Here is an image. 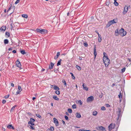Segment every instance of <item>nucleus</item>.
<instances>
[{
	"mask_svg": "<svg viewBox=\"0 0 131 131\" xmlns=\"http://www.w3.org/2000/svg\"><path fill=\"white\" fill-rule=\"evenodd\" d=\"M76 117L78 118H80L81 117V115H76Z\"/></svg>",
	"mask_w": 131,
	"mask_h": 131,
	"instance_id": "50",
	"label": "nucleus"
},
{
	"mask_svg": "<svg viewBox=\"0 0 131 131\" xmlns=\"http://www.w3.org/2000/svg\"><path fill=\"white\" fill-rule=\"evenodd\" d=\"M103 54H104V56L103 57H107L106 56V53L105 52H104Z\"/></svg>",
	"mask_w": 131,
	"mask_h": 131,
	"instance_id": "52",
	"label": "nucleus"
},
{
	"mask_svg": "<svg viewBox=\"0 0 131 131\" xmlns=\"http://www.w3.org/2000/svg\"><path fill=\"white\" fill-rule=\"evenodd\" d=\"M119 31L118 32V29H116L115 31V35L116 36H117L119 35Z\"/></svg>",
	"mask_w": 131,
	"mask_h": 131,
	"instance_id": "15",
	"label": "nucleus"
},
{
	"mask_svg": "<svg viewBox=\"0 0 131 131\" xmlns=\"http://www.w3.org/2000/svg\"><path fill=\"white\" fill-rule=\"evenodd\" d=\"M16 66L17 67L19 68L20 69H22L21 63L18 60H17L16 62Z\"/></svg>",
	"mask_w": 131,
	"mask_h": 131,
	"instance_id": "8",
	"label": "nucleus"
},
{
	"mask_svg": "<svg viewBox=\"0 0 131 131\" xmlns=\"http://www.w3.org/2000/svg\"><path fill=\"white\" fill-rule=\"evenodd\" d=\"M106 106L108 107L110 106V105L108 104H106L105 105Z\"/></svg>",
	"mask_w": 131,
	"mask_h": 131,
	"instance_id": "51",
	"label": "nucleus"
},
{
	"mask_svg": "<svg viewBox=\"0 0 131 131\" xmlns=\"http://www.w3.org/2000/svg\"><path fill=\"white\" fill-rule=\"evenodd\" d=\"M119 34L122 37L125 36L127 32L123 28H121L119 31Z\"/></svg>",
	"mask_w": 131,
	"mask_h": 131,
	"instance_id": "3",
	"label": "nucleus"
},
{
	"mask_svg": "<svg viewBox=\"0 0 131 131\" xmlns=\"http://www.w3.org/2000/svg\"><path fill=\"white\" fill-rule=\"evenodd\" d=\"M13 53H16V50H13Z\"/></svg>",
	"mask_w": 131,
	"mask_h": 131,
	"instance_id": "57",
	"label": "nucleus"
},
{
	"mask_svg": "<svg viewBox=\"0 0 131 131\" xmlns=\"http://www.w3.org/2000/svg\"><path fill=\"white\" fill-rule=\"evenodd\" d=\"M118 97H119V98L120 99H121L122 98V95H121V94L120 93V94H119L118 95Z\"/></svg>",
	"mask_w": 131,
	"mask_h": 131,
	"instance_id": "45",
	"label": "nucleus"
},
{
	"mask_svg": "<svg viewBox=\"0 0 131 131\" xmlns=\"http://www.w3.org/2000/svg\"><path fill=\"white\" fill-rule=\"evenodd\" d=\"M115 124H111L108 126L109 131H111L113 129L115 128Z\"/></svg>",
	"mask_w": 131,
	"mask_h": 131,
	"instance_id": "5",
	"label": "nucleus"
},
{
	"mask_svg": "<svg viewBox=\"0 0 131 131\" xmlns=\"http://www.w3.org/2000/svg\"><path fill=\"white\" fill-rule=\"evenodd\" d=\"M8 42V41L7 39H5L4 40V43L5 44H7Z\"/></svg>",
	"mask_w": 131,
	"mask_h": 131,
	"instance_id": "28",
	"label": "nucleus"
},
{
	"mask_svg": "<svg viewBox=\"0 0 131 131\" xmlns=\"http://www.w3.org/2000/svg\"><path fill=\"white\" fill-rule=\"evenodd\" d=\"M60 55V53L59 52H58L57 53V56L58 57Z\"/></svg>",
	"mask_w": 131,
	"mask_h": 131,
	"instance_id": "46",
	"label": "nucleus"
},
{
	"mask_svg": "<svg viewBox=\"0 0 131 131\" xmlns=\"http://www.w3.org/2000/svg\"><path fill=\"white\" fill-rule=\"evenodd\" d=\"M125 68H123L121 70V71H122L121 72L122 73H123L125 71Z\"/></svg>",
	"mask_w": 131,
	"mask_h": 131,
	"instance_id": "38",
	"label": "nucleus"
},
{
	"mask_svg": "<svg viewBox=\"0 0 131 131\" xmlns=\"http://www.w3.org/2000/svg\"><path fill=\"white\" fill-rule=\"evenodd\" d=\"M96 129L99 130L103 131L105 130V128L102 126H98L96 128Z\"/></svg>",
	"mask_w": 131,
	"mask_h": 131,
	"instance_id": "7",
	"label": "nucleus"
},
{
	"mask_svg": "<svg viewBox=\"0 0 131 131\" xmlns=\"http://www.w3.org/2000/svg\"><path fill=\"white\" fill-rule=\"evenodd\" d=\"M4 12L5 13H6V9H5L4 10Z\"/></svg>",
	"mask_w": 131,
	"mask_h": 131,
	"instance_id": "64",
	"label": "nucleus"
},
{
	"mask_svg": "<svg viewBox=\"0 0 131 131\" xmlns=\"http://www.w3.org/2000/svg\"><path fill=\"white\" fill-rule=\"evenodd\" d=\"M79 131H91L89 130H86L83 129H80L79 130Z\"/></svg>",
	"mask_w": 131,
	"mask_h": 131,
	"instance_id": "34",
	"label": "nucleus"
},
{
	"mask_svg": "<svg viewBox=\"0 0 131 131\" xmlns=\"http://www.w3.org/2000/svg\"><path fill=\"white\" fill-rule=\"evenodd\" d=\"M83 89L86 91L88 90V88L86 86V85L84 83H83L82 85Z\"/></svg>",
	"mask_w": 131,
	"mask_h": 131,
	"instance_id": "13",
	"label": "nucleus"
},
{
	"mask_svg": "<svg viewBox=\"0 0 131 131\" xmlns=\"http://www.w3.org/2000/svg\"><path fill=\"white\" fill-rule=\"evenodd\" d=\"M61 60L60 59L59 61H58V63L57 64V66H58L60 65L61 62Z\"/></svg>",
	"mask_w": 131,
	"mask_h": 131,
	"instance_id": "24",
	"label": "nucleus"
},
{
	"mask_svg": "<svg viewBox=\"0 0 131 131\" xmlns=\"http://www.w3.org/2000/svg\"><path fill=\"white\" fill-rule=\"evenodd\" d=\"M18 90L16 93V95H17L20 93V92L22 91V89L21 87L19 85L18 86Z\"/></svg>",
	"mask_w": 131,
	"mask_h": 131,
	"instance_id": "10",
	"label": "nucleus"
},
{
	"mask_svg": "<svg viewBox=\"0 0 131 131\" xmlns=\"http://www.w3.org/2000/svg\"><path fill=\"white\" fill-rule=\"evenodd\" d=\"M97 113V112L96 111H95L93 112V115H96Z\"/></svg>",
	"mask_w": 131,
	"mask_h": 131,
	"instance_id": "41",
	"label": "nucleus"
},
{
	"mask_svg": "<svg viewBox=\"0 0 131 131\" xmlns=\"http://www.w3.org/2000/svg\"><path fill=\"white\" fill-rule=\"evenodd\" d=\"M101 110L102 111H105L106 108L104 106H102L101 108Z\"/></svg>",
	"mask_w": 131,
	"mask_h": 131,
	"instance_id": "35",
	"label": "nucleus"
},
{
	"mask_svg": "<svg viewBox=\"0 0 131 131\" xmlns=\"http://www.w3.org/2000/svg\"><path fill=\"white\" fill-rule=\"evenodd\" d=\"M29 126L30 127V128L32 130L35 129V128L34 127V125H29Z\"/></svg>",
	"mask_w": 131,
	"mask_h": 131,
	"instance_id": "21",
	"label": "nucleus"
},
{
	"mask_svg": "<svg viewBox=\"0 0 131 131\" xmlns=\"http://www.w3.org/2000/svg\"><path fill=\"white\" fill-rule=\"evenodd\" d=\"M54 123L55 124L56 126H57L59 125V123L58 120L55 118H53Z\"/></svg>",
	"mask_w": 131,
	"mask_h": 131,
	"instance_id": "11",
	"label": "nucleus"
},
{
	"mask_svg": "<svg viewBox=\"0 0 131 131\" xmlns=\"http://www.w3.org/2000/svg\"><path fill=\"white\" fill-rule=\"evenodd\" d=\"M9 50H12V48H10L9 49Z\"/></svg>",
	"mask_w": 131,
	"mask_h": 131,
	"instance_id": "61",
	"label": "nucleus"
},
{
	"mask_svg": "<svg viewBox=\"0 0 131 131\" xmlns=\"http://www.w3.org/2000/svg\"><path fill=\"white\" fill-rule=\"evenodd\" d=\"M65 118L66 120H68V117L66 115L65 116Z\"/></svg>",
	"mask_w": 131,
	"mask_h": 131,
	"instance_id": "49",
	"label": "nucleus"
},
{
	"mask_svg": "<svg viewBox=\"0 0 131 131\" xmlns=\"http://www.w3.org/2000/svg\"><path fill=\"white\" fill-rule=\"evenodd\" d=\"M55 93L56 94L58 95H59L60 94V91L58 90L56 91L55 92Z\"/></svg>",
	"mask_w": 131,
	"mask_h": 131,
	"instance_id": "30",
	"label": "nucleus"
},
{
	"mask_svg": "<svg viewBox=\"0 0 131 131\" xmlns=\"http://www.w3.org/2000/svg\"><path fill=\"white\" fill-rule=\"evenodd\" d=\"M11 86H12V87H14V84L13 83H12L11 84Z\"/></svg>",
	"mask_w": 131,
	"mask_h": 131,
	"instance_id": "55",
	"label": "nucleus"
},
{
	"mask_svg": "<svg viewBox=\"0 0 131 131\" xmlns=\"http://www.w3.org/2000/svg\"><path fill=\"white\" fill-rule=\"evenodd\" d=\"M11 7H10L7 10V12H8L9 10L11 9Z\"/></svg>",
	"mask_w": 131,
	"mask_h": 131,
	"instance_id": "56",
	"label": "nucleus"
},
{
	"mask_svg": "<svg viewBox=\"0 0 131 131\" xmlns=\"http://www.w3.org/2000/svg\"><path fill=\"white\" fill-rule=\"evenodd\" d=\"M54 65V64H53L52 63V62H51L50 63V64L49 66V68L50 69H52L53 67V66Z\"/></svg>",
	"mask_w": 131,
	"mask_h": 131,
	"instance_id": "17",
	"label": "nucleus"
},
{
	"mask_svg": "<svg viewBox=\"0 0 131 131\" xmlns=\"http://www.w3.org/2000/svg\"><path fill=\"white\" fill-rule=\"evenodd\" d=\"M5 35H7L8 36V37H9V36L10 34L9 32H6L5 33Z\"/></svg>",
	"mask_w": 131,
	"mask_h": 131,
	"instance_id": "40",
	"label": "nucleus"
},
{
	"mask_svg": "<svg viewBox=\"0 0 131 131\" xmlns=\"http://www.w3.org/2000/svg\"><path fill=\"white\" fill-rule=\"evenodd\" d=\"M117 22V19H114L108 22L106 25V27H108L110 26L113 24H115Z\"/></svg>",
	"mask_w": 131,
	"mask_h": 131,
	"instance_id": "2",
	"label": "nucleus"
},
{
	"mask_svg": "<svg viewBox=\"0 0 131 131\" xmlns=\"http://www.w3.org/2000/svg\"><path fill=\"white\" fill-rule=\"evenodd\" d=\"M6 102V101L5 100H3L2 103L3 104L5 103Z\"/></svg>",
	"mask_w": 131,
	"mask_h": 131,
	"instance_id": "48",
	"label": "nucleus"
},
{
	"mask_svg": "<svg viewBox=\"0 0 131 131\" xmlns=\"http://www.w3.org/2000/svg\"><path fill=\"white\" fill-rule=\"evenodd\" d=\"M53 98L55 100L58 101L59 100V99L57 96H53Z\"/></svg>",
	"mask_w": 131,
	"mask_h": 131,
	"instance_id": "20",
	"label": "nucleus"
},
{
	"mask_svg": "<svg viewBox=\"0 0 131 131\" xmlns=\"http://www.w3.org/2000/svg\"><path fill=\"white\" fill-rule=\"evenodd\" d=\"M28 124L29 125H35L34 124L33 122H30V121H29L28 123Z\"/></svg>",
	"mask_w": 131,
	"mask_h": 131,
	"instance_id": "25",
	"label": "nucleus"
},
{
	"mask_svg": "<svg viewBox=\"0 0 131 131\" xmlns=\"http://www.w3.org/2000/svg\"><path fill=\"white\" fill-rule=\"evenodd\" d=\"M76 115H80V113H77L76 114Z\"/></svg>",
	"mask_w": 131,
	"mask_h": 131,
	"instance_id": "58",
	"label": "nucleus"
},
{
	"mask_svg": "<svg viewBox=\"0 0 131 131\" xmlns=\"http://www.w3.org/2000/svg\"><path fill=\"white\" fill-rule=\"evenodd\" d=\"M84 45L85 47H87L88 45L86 43H84Z\"/></svg>",
	"mask_w": 131,
	"mask_h": 131,
	"instance_id": "47",
	"label": "nucleus"
},
{
	"mask_svg": "<svg viewBox=\"0 0 131 131\" xmlns=\"http://www.w3.org/2000/svg\"><path fill=\"white\" fill-rule=\"evenodd\" d=\"M114 5L115 6H117L118 5V3L115 0H114Z\"/></svg>",
	"mask_w": 131,
	"mask_h": 131,
	"instance_id": "22",
	"label": "nucleus"
},
{
	"mask_svg": "<svg viewBox=\"0 0 131 131\" xmlns=\"http://www.w3.org/2000/svg\"><path fill=\"white\" fill-rule=\"evenodd\" d=\"M36 31L37 32L42 34H45L47 32V30L41 29H37Z\"/></svg>",
	"mask_w": 131,
	"mask_h": 131,
	"instance_id": "4",
	"label": "nucleus"
},
{
	"mask_svg": "<svg viewBox=\"0 0 131 131\" xmlns=\"http://www.w3.org/2000/svg\"><path fill=\"white\" fill-rule=\"evenodd\" d=\"M20 0H17L16 2H15V3L16 4H17L18 3H19V2Z\"/></svg>",
	"mask_w": 131,
	"mask_h": 131,
	"instance_id": "44",
	"label": "nucleus"
},
{
	"mask_svg": "<svg viewBox=\"0 0 131 131\" xmlns=\"http://www.w3.org/2000/svg\"><path fill=\"white\" fill-rule=\"evenodd\" d=\"M20 53L23 54H25V52L24 50H21L20 51Z\"/></svg>",
	"mask_w": 131,
	"mask_h": 131,
	"instance_id": "37",
	"label": "nucleus"
},
{
	"mask_svg": "<svg viewBox=\"0 0 131 131\" xmlns=\"http://www.w3.org/2000/svg\"><path fill=\"white\" fill-rule=\"evenodd\" d=\"M76 67L79 70H80L81 69V68L78 66L77 65L76 66Z\"/></svg>",
	"mask_w": 131,
	"mask_h": 131,
	"instance_id": "27",
	"label": "nucleus"
},
{
	"mask_svg": "<svg viewBox=\"0 0 131 131\" xmlns=\"http://www.w3.org/2000/svg\"><path fill=\"white\" fill-rule=\"evenodd\" d=\"M70 74H71L72 79H75V77L73 76V73H70Z\"/></svg>",
	"mask_w": 131,
	"mask_h": 131,
	"instance_id": "32",
	"label": "nucleus"
},
{
	"mask_svg": "<svg viewBox=\"0 0 131 131\" xmlns=\"http://www.w3.org/2000/svg\"><path fill=\"white\" fill-rule=\"evenodd\" d=\"M36 99V97H33V98H32V100H35V99Z\"/></svg>",
	"mask_w": 131,
	"mask_h": 131,
	"instance_id": "60",
	"label": "nucleus"
},
{
	"mask_svg": "<svg viewBox=\"0 0 131 131\" xmlns=\"http://www.w3.org/2000/svg\"><path fill=\"white\" fill-rule=\"evenodd\" d=\"M58 57L57 56H55L54 57V59H57L58 58Z\"/></svg>",
	"mask_w": 131,
	"mask_h": 131,
	"instance_id": "53",
	"label": "nucleus"
},
{
	"mask_svg": "<svg viewBox=\"0 0 131 131\" xmlns=\"http://www.w3.org/2000/svg\"><path fill=\"white\" fill-rule=\"evenodd\" d=\"M128 10V7L127 6H125L124 8L123 13L124 14H125Z\"/></svg>",
	"mask_w": 131,
	"mask_h": 131,
	"instance_id": "9",
	"label": "nucleus"
},
{
	"mask_svg": "<svg viewBox=\"0 0 131 131\" xmlns=\"http://www.w3.org/2000/svg\"><path fill=\"white\" fill-rule=\"evenodd\" d=\"M94 100V98L93 96H91L88 97L87 99V102H92Z\"/></svg>",
	"mask_w": 131,
	"mask_h": 131,
	"instance_id": "6",
	"label": "nucleus"
},
{
	"mask_svg": "<svg viewBox=\"0 0 131 131\" xmlns=\"http://www.w3.org/2000/svg\"><path fill=\"white\" fill-rule=\"evenodd\" d=\"M103 60L106 67H107L110 63V60L107 57H103Z\"/></svg>",
	"mask_w": 131,
	"mask_h": 131,
	"instance_id": "1",
	"label": "nucleus"
},
{
	"mask_svg": "<svg viewBox=\"0 0 131 131\" xmlns=\"http://www.w3.org/2000/svg\"><path fill=\"white\" fill-rule=\"evenodd\" d=\"M22 16L24 18H28V16L26 14H23L22 15Z\"/></svg>",
	"mask_w": 131,
	"mask_h": 131,
	"instance_id": "19",
	"label": "nucleus"
},
{
	"mask_svg": "<svg viewBox=\"0 0 131 131\" xmlns=\"http://www.w3.org/2000/svg\"><path fill=\"white\" fill-rule=\"evenodd\" d=\"M7 128L9 129H11L12 128L13 129H14V127L12 126V125H10L7 126Z\"/></svg>",
	"mask_w": 131,
	"mask_h": 131,
	"instance_id": "23",
	"label": "nucleus"
},
{
	"mask_svg": "<svg viewBox=\"0 0 131 131\" xmlns=\"http://www.w3.org/2000/svg\"><path fill=\"white\" fill-rule=\"evenodd\" d=\"M97 34L99 36V38L98 41L99 42H101L102 40V37L100 35L98 32H97Z\"/></svg>",
	"mask_w": 131,
	"mask_h": 131,
	"instance_id": "14",
	"label": "nucleus"
},
{
	"mask_svg": "<svg viewBox=\"0 0 131 131\" xmlns=\"http://www.w3.org/2000/svg\"><path fill=\"white\" fill-rule=\"evenodd\" d=\"M50 130L51 131H53L54 130V129L53 127L51 126L50 127Z\"/></svg>",
	"mask_w": 131,
	"mask_h": 131,
	"instance_id": "33",
	"label": "nucleus"
},
{
	"mask_svg": "<svg viewBox=\"0 0 131 131\" xmlns=\"http://www.w3.org/2000/svg\"><path fill=\"white\" fill-rule=\"evenodd\" d=\"M78 104H79L80 105H82V103L81 100L78 101Z\"/></svg>",
	"mask_w": 131,
	"mask_h": 131,
	"instance_id": "29",
	"label": "nucleus"
},
{
	"mask_svg": "<svg viewBox=\"0 0 131 131\" xmlns=\"http://www.w3.org/2000/svg\"><path fill=\"white\" fill-rule=\"evenodd\" d=\"M68 112L71 113L72 112V110L71 109H69L68 110Z\"/></svg>",
	"mask_w": 131,
	"mask_h": 131,
	"instance_id": "42",
	"label": "nucleus"
},
{
	"mask_svg": "<svg viewBox=\"0 0 131 131\" xmlns=\"http://www.w3.org/2000/svg\"><path fill=\"white\" fill-rule=\"evenodd\" d=\"M6 27L5 26H3L0 28V31L4 32L6 30Z\"/></svg>",
	"mask_w": 131,
	"mask_h": 131,
	"instance_id": "12",
	"label": "nucleus"
},
{
	"mask_svg": "<svg viewBox=\"0 0 131 131\" xmlns=\"http://www.w3.org/2000/svg\"><path fill=\"white\" fill-rule=\"evenodd\" d=\"M62 82L64 84V85H67V83H66L65 81V80H63L62 81Z\"/></svg>",
	"mask_w": 131,
	"mask_h": 131,
	"instance_id": "36",
	"label": "nucleus"
},
{
	"mask_svg": "<svg viewBox=\"0 0 131 131\" xmlns=\"http://www.w3.org/2000/svg\"><path fill=\"white\" fill-rule=\"evenodd\" d=\"M50 86H51L50 87L51 88H52L53 87V85H51Z\"/></svg>",
	"mask_w": 131,
	"mask_h": 131,
	"instance_id": "62",
	"label": "nucleus"
},
{
	"mask_svg": "<svg viewBox=\"0 0 131 131\" xmlns=\"http://www.w3.org/2000/svg\"><path fill=\"white\" fill-rule=\"evenodd\" d=\"M44 70H45V69H42V70L41 71H44Z\"/></svg>",
	"mask_w": 131,
	"mask_h": 131,
	"instance_id": "63",
	"label": "nucleus"
},
{
	"mask_svg": "<svg viewBox=\"0 0 131 131\" xmlns=\"http://www.w3.org/2000/svg\"><path fill=\"white\" fill-rule=\"evenodd\" d=\"M72 107L73 108H76L77 107L76 105V104H74L73 105Z\"/></svg>",
	"mask_w": 131,
	"mask_h": 131,
	"instance_id": "31",
	"label": "nucleus"
},
{
	"mask_svg": "<svg viewBox=\"0 0 131 131\" xmlns=\"http://www.w3.org/2000/svg\"><path fill=\"white\" fill-rule=\"evenodd\" d=\"M9 95L8 94L7 95L5 96H4V97L5 99H7L9 97Z\"/></svg>",
	"mask_w": 131,
	"mask_h": 131,
	"instance_id": "43",
	"label": "nucleus"
},
{
	"mask_svg": "<svg viewBox=\"0 0 131 131\" xmlns=\"http://www.w3.org/2000/svg\"><path fill=\"white\" fill-rule=\"evenodd\" d=\"M62 123H63V124H65V122H64V121H62Z\"/></svg>",
	"mask_w": 131,
	"mask_h": 131,
	"instance_id": "59",
	"label": "nucleus"
},
{
	"mask_svg": "<svg viewBox=\"0 0 131 131\" xmlns=\"http://www.w3.org/2000/svg\"><path fill=\"white\" fill-rule=\"evenodd\" d=\"M37 116L38 117V118H40L41 117V115H37Z\"/></svg>",
	"mask_w": 131,
	"mask_h": 131,
	"instance_id": "54",
	"label": "nucleus"
},
{
	"mask_svg": "<svg viewBox=\"0 0 131 131\" xmlns=\"http://www.w3.org/2000/svg\"><path fill=\"white\" fill-rule=\"evenodd\" d=\"M16 106V105H15L13 106L11 109V111H13Z\"/></svg>",
	"mask_w": 131,
	"mask_h": 131,
	"instance_id": "26",
	"label": "nucleus"
},
{
	"mask_svg": "<svg viewBox=\"0 0 131 131\" xmlns=\"http://www.w3.org/2000/svg\"><path fill=\"white\" fill-rule=\"evenodd\" d=\"M30 121V122H33V123L35 121V120L34 119L31 118Z\"/></svg>",
	"mask_w": 131,
	"mask_h": 131,
	"instance_id": "39",
	"label": "nucleus"
},
{
	"mask_svg": "<svg viewBox=\"0 0 131 131\" xmlns=\"http://www.w3.org/2000/svg\"><path fill=\"white\" fill-rule=\"evenodd\" d=\"M96 46H94V54L95 56V58L96 57V56L97 54L96 52Z\"/></svg>",
	"mask_w": 131,
	"mask_h": 131,
	"instance_id": "16",
	"label": "nucleus"
},
{
	"mask_svg": "<svg viewBox=\"0 0 131 131\" xmlns=\"http://www.w3.org/2000/svg\"><path fill=\"white\" fill-rule=\"evenodd\" d=\"M53 88L55 90H59V88L56 85H54L53 86Z\"/></svg>",
	"mask_w": 131,
	"mask_h": 131,
	"instance_id": "18",
	"label": "nucleus"
}]
</instances>
